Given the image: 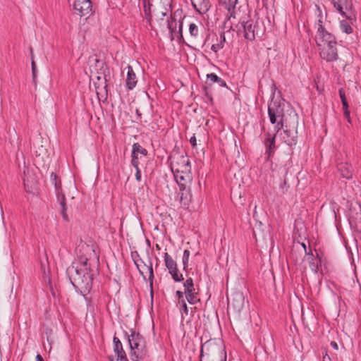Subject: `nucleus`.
Returning a JSON list of instances; mask_svg holds the SVG:
<instances>
[{
  "label": "nucleus",
  "instance_id": "obj_1",
  "mask_svg": "<svg viewBox=\"0 0 361 361\" xmlns=\"http://www.w3.org/2000/svg\"><path fill=\"white\" fill-rule=\"evenodd\" d=\"M295 113L291 111L290 114L286 115L283 107L276 102L270 103L268 107V114L271 124L274 125L275 133H271L268 132L265 134L264 145L265 146V154L269 159L274 153L276 147L275 145V139L276 133L288 123H290L291 115Z\"/></svg>",
  "mask_w": 361,
  "mask_h": 361
},
{
  "label": "nucleus",
  "instance_id": "obj_2",
  "mask_svg": "<svg viewBox=\"0 0 361 361\" xmlns=\"http://www.w3.org/2000/svg\"><path fill=\"white\" fill-rule=\"evenodd\" d=\"M315 42L320 57L326 62H333L338 59V42L334 35L324 33L322 30L315 35Z\"/></svg>",
  "mask_w": 361,
  "mask_h": 361
},
{
  "label": "nucleus",
  "instance_id": "obj_3",
  "mask_svg": "<svg viewBox=\"0 0 361 361\" xmlns=\"http://www.w3.org/2000/svg\"><path fill=\"white\" fill-rule=\"evenodd\" d=\"M231 18V20H232ZM230 23V27L236 30L238 34H243V37L248 41H253L256 37H261L264 33V27L259 22L249 19V17H243L240 22L233 27L231 20H226L225 24Z\"/></svg>",
  "mask_w": 361,
  "mask_h": 361
},
{
  "label": "nucleus",
  "instance_id": "obj_4",
  "mask_svg": "<svg viewBox=\"0 0 361 361\" xmlns=\"http://www.w3.org/2000/svg\"><path fill=\"white\" fill-rule=\"evenodd\" d=\"M200 361H226V353L221 339H209L201 346Z\"/></svg>",
  "mask_w": 361,
  "mask_h": 361
},
{
  "label": "nucleus",
  "instance_id": "obj_5",
  "mask_svg": "<svg viewBox=\"0 0 361 361\" xmlns=\"http://www.w3.org/2000/svg\"><path fill=\"white\" fill-rule=\"evenodd\" d=\"M171 2L172 0H144V11L148 20H163L171 14Z\"/></svg>",
  "mask_w": 361,
  "mask_h": 361
},
{
  "label": "nucleus",
  "instance_id": "obj_6",
  "mask_svg": "<svg viewBox=\"0 0 361 361\" xmlns=\"http://www.w3.org/2000/svg\"><path fill=\"white\" fill-rule=\"evenodd\" d=\"M82 249L90 252L89 257H85L82 262L85 270L83 271L81 269H78V268L72 267H69L67 271L71 274V276L73 278L74 281L80 286L82 288L89 290L92 287V275L87 271V263L89 258H90L92 255L95 256L96 254L93 247L88 245H82Z\"/></svg>",
  "mask_w": 361,
  "mask_h": 361
},
{
  "label": "nucleus",
  "instance_id": "obj_7",
  "mask_svg": "<svg viewBox=\"0 0 361 361\" xmlns=\"http://www.w3.org/2000/svg\"><path fill=\"white\" fill-rule=\"evenodd\" d=\"M128 340L130 348V357L133 361L144 359L147 355L146 342L143 336L139 333L132 331L128 335Z\"/></svg>",
  "mask_w": 361,
  "mask_h": 361
},
{
  "label": "nucleus",
  "instance_id": "obj_8",
  "mask_svg": "<svg viewBox=\"0 0 361 361\" xmlns=\"http://www.w3.org/2000/svg\"><path fill=\"white\" fill-rule=\"evenodd\" d=\"M298 125V116L297 114L293 113L291 115L290 123L286 126L283 131L280 133V139L288 145L292 146L296 144L297 128Z\"/></svg>",
  "mask_w": 361,
  "mask_h": 361
},
{
  "label": "nucleus",
  "instance_id": "obj_9",
  "mask_svg": "<svg viewBox=\"0 0 361 361\" xmlns=\"http://www.w3.org/2000/svg\"><path fill=\"white\" fill-rule=\"evenodd\" d=\"M336 11L342 16L346 18L350 24L356 21V12L353 8L351 0H331Z\"/></svg>",
  "mask_w": 361,
  "mask_h": 361
},
{
  "label": "nucleus",
  "instance_id": "obj_10",
  "mask_svg": "<svg viewBox=\"0 0 361 361\" xmlns=\"http://www.w3.org/2000/svg\"><path fill=\"white\" fill-rule=\"evenodd\" d=\"M76 14L80 16H89L92 12L90 0H70Z\"/></svg>",
  "mask_w": 361,
  "mask_h": 361
},
{
  "label": "nucleus",
  "instance_id": "obj_11",
  "mask_svg": "<svg viewBox=\"0 0 361 361\" xmlns=\"http://www.w3.org/2000/svg\"><path fill=\"white\" fill-rule=\"evenodd\" d=\"M135 264L139 270L140 274L143 276L144 279H147L146 274H148V280L150 283V286L152 287L154 274H153V268L152 263L149 262V264L145 263L142 259H135Z\"/></svg>",
  "mask_w": 361,
  "mask_h": 361
},
{
  "label": "nucleus",
  "instance_id": "obj_12",
  "mask_svg": "<svg viewBox=\"0 0 361 361\" xmlns=\"http://www.w3.org/2000/svg\"><path fill=\"white\" fill-rule=\"evenodd\" d=\"M171 168L172 172L191 169L188 158L183 155H177L172 157Z\"/></svg>",
  "mask_w": 361,
  "mask_h": 361
},
{
  "label": "nucleus",
  "instance_id": "obj_13",
  "mask_svg": "<svg viewBox=\"0 0 361 361\" xmlns=\"http://www.w3.org/2000/svg\"><path fill=\"white\" fill-rule=\"evenodd\" d=\"M190 171L191 169L179 171L178 172H173L175 180L178 185L191 184L192 178Z\"/></svg>",
  "mask_w": 361,
  "mask_h": 361
},
{
  "label": "nucleus",
  "instance_id": "obj_14",
  "mask_svg": "<svg viewBox=\"0 0 361 361\" xmlns=\"http://www.w3.org/2000/svg\"><path fill=\"white\" fill-rule=\"evenodd\" d=\"M219 1L228 11V20H231V18L235 19L238 17L235 7L238 0H219Z\"/></svg>",
  "mask_w": 361,
  "mask_h": 361
},
{
  "label": "nucleus",
  "instance_id": "obj_15",
  "mask_svg": "<svg viewBox=\"0 0 361 361\" xmlns=\"http://www.w3.org/2000/svg\"><path fill=\"white\" fill-rule=\"evenodd\" d=\"M190 185H178L180 189L179 197L180 202L184 205H188L192 200V194L190 190Z\"/></svg>",
  "mask_w": 361,
  "mask_h": 361
},
{
  "label": "nucleus",
  "instance_id": "obj_16",
  "mask_svg": "<svg viewBox=\"0 0 361 361\" xmlns=\"http://www.w3.org/2000/svg\"><path fill=\"white\" fill-rule=\"evenodd\" d=\"M114 352L118 361H128L126 353L123 348L121 341L117 337H114Z\"/></svg>",
  "mask_w": 361,
  "mask_h": 361
},
{
  "label": "nucleus",
  "instance_id": "obj_17",
  "mask_svg": "<svg viewBox=\"0 0 361 361\" xmlns=\"http://www.w3.org/2000/svg\"><path fill=\"white\" fill-rule=\"evenodd\" d=\"M127 77H126V86L128 89L133 90L137 84L136 75L131 66H127Z\"/></svg>",
  "mask_w": 361,
  "mask_h": 361
},
{
  "label": "nucleus",
  "instance_id": "obj_18",
  "mask_svg": "<svg viewBox=\"0 0 361 361\" xmlns=\"http://www.w3.org/2000/svg\"><path fill=\"white\" fill-rule=\"evenodd\" d=\"M244 299L242 293H237L231 300L228 298V305L240 310L243 306Z\"/></svg>",
  "mask_w": 361,
  "mask_h": 361
},
{
  "label": "nucleus",
  "instance_id": "obj_19",
  "mask_svg": "<svg viewBox=\"0 0 361 361\" xmlns=\"http://www.w3.org/2000/svg\"><path fill=\"white\" fill-rule=\"evenodd\" d=\"M338 170L343 178L350 179L353 176V167L348 163H341L338 165Z\"/></svg>",
  "mask_w": 361,
  "mask_h": 361
},
{
  "label": "nucleus",
  "instance_id": "obj_20",
  "mask_svg": "<svg viewBox=\"0 0 361 361\" xmlns=\"http://www.w3.org/2000/svg\"><path fill=\"white\" fill-rule=\"evenodd\" d=\"M51 178L53 177L54 180H55V188H56L57 202H59V205L66 204L65 195L62 192L61 182L60 181L57 182L56 175L54 174L53 173H51Z\"/></svg>",
  "mask_w": 361,
  "mask_h": 361
},
{
  "label": "nucleus",
  "instance_id": "obj_21",
  "mask_svg": "<svg viewBox=\"0 0 361 361\" xmlns=\"http://www.w3.org/2000/svg\"><path fill=\"white\" fill-rule=\"evenodd\" d=\"M307 260L309 262L311 270L317 274L319 271V267L321 266V259L318 256L314 257L312 254H310L307 255Z\"/></svg>",
  "mask_w": 361,
  "mask_h": 361
},
{
  "label": "nucleus",
  "instance_id": "obj_22",
  "mask_svg": "<svg viewBox=\"0 0 361 361\" xmlns=\"http://www.w3.org/2000/svg\"><path fill=\"white\" fill-rule=\"evenodd\" d=\"M92 80L94 82L97 92L98 93V90L100 87H106V81L104 76L99 75L98 73H95L92 72L91 75Z\"/></svg>",
  "mask_w": 361,
  "mask_h": 361
},
{
  "label": "nucleus",
  "instance_id": "obj_23",
  "mask_svg": "<svg viewBox=\"0 0 361 361\" xmlns=\"http://www.w3.org/2000/svg\"><path fill=\"white\" fill-rule=\"evenodd\" d=\"M195 9L207 11L209 7L208 0H191Z\"/></svg>",
  "mask_w": 361,
  "mask_h": 361
},
{
  "label": "nucleus",
  "instance_id": "obj_24",
  "mask_svg": "<svg viewBox=\"0 0 361 361\" xmlns=\"http://www.w3.org/2000/svg\"><path fill=\"white\" fill-rule=\"evenodd\" d=\"M317 9L319 12V18L318 19V20L317 21L316 23V27H317V32H316V35H318L319 32L322 30H323V32L324 34V33H330L329 32H328L326 30V29L324 27V19H323V17L322 16V11L321 10L319 9V7H317Z\"/></svg>",
  "mask_w": 361,
  "mask_h": 361
},
{
  "label": "nucleus",
  "instance_id": "obj_25",
  "mask_svg": "<svg viewBox=\"0 0 361 361\" xmlns=\"http://www.w3.org/2000/svg\"><path fill=\"white\" fill-rule=\"evenodd\" d=\"M164 262L168 270H171L175 269L177 267L176 262L173 259V258L169 255V253L166 252L164 256Z\"/></svg>",
  "mask_w": 361,
  "mask_h": 361
},
{
  "label": "nucleus",
  "instance_id": "obj_26",
  "mask_svg": "<svg viewBox=\"0 0 361 361\" xmlns=\"http://www.w3.org/2000/svg\"><path fill=\"white\" fill-rule=\"evenodd\" d=\"M207 77L212 82L217 83L218 85L220 87H226V82L222 78H221L218 75H216L215 73L207 74Z\"/></svg>",
  "mask_w": 361,
  "mask_h": 361
},
{
  "label": "nucleus",
  "instance_id": "obj_27",
  "mask_svg": "<svg viewBox=\"0 0 361 361\" xmlns=\"http://www.w3.org/2000/svg\"><path fill=\"white\" fill-rule=\"evenodd\" d=\"M133 154H135L139 156V154L145 156L147 154V151L143 148L139 143L136 142L133 145Z\"/></svg>",
  "mask_w": 361,
  "mask_h": 361
},
{
  "label": "nucleus",
  "instance_id": "obj_28",
  "mask_svg": "<svg viewBox=\"0 0 361 361\" xmlns=\"http://www.w3.org/2000/svg\"><path fill=\"white\" fill-rule=\"evenodd\" d=\"M340 28L343 32L346 34H351L353 31L350 24L345 20L340 21Z\"/></svg>",
  "mask_w": 361,
  "mask_h": 361
},
{
  "label": "nucleus",
  "instance_id": "obj_29",
  "mask_svg": "<svg viewBox=\"0 0 361 361\" xmlns=\"http://www.w3.org/2000/svg\"><path fill=\"white\" fill-rule=\"evenodd\" d=\"M225 40V35L224 34H221L220 35L219 42L212 44L211 49L216 53L218 51L223 49Z\"/></svg>",
  "mask_w": 361,
  "mask_h": 361
},
{
  "label": "nucleus",
  "instance_id": "obj_30",
  "mask_svg": "<svg viewBox=\"0 0 361 361\" xmlns=\"http://www.w3.org/2000/svg\"><path fill=\"white\" fill-rule=\"evenodd\" d=\"M169 272L171 275L173 279L176 282H180L183 280V276L182 274L178 272V269L177 267L175 269L169 270Z\"/></svg>",
  "mask_w": 361,
  "mask_h": 361
},
{
  "label": "nucleus",
  "instance_id": "obj_31",
  "mask_svg": "<svg viewBox=\"0 0 361 361\" xmlns=\"http://www.w3.org/2000/svg\"><path fill=\"white\" fill-rule=\"evenodd\" d=\"M185 294L186 299L190 304L194 305L200 301L195 291H191L190 293H185Z\"/></svg>",
  "mask_w": 361,
  "mask_h": 361
},
{
  "label": "nucleus",
  "instance_id": "obj_32",
  "mask_svg": "<svg viewBox=\"0 0 361 361\" xmlns=\"http://www.w3.org/2000/svg\"><path fill=\"white\" fill-rule=\"evenodd\" d=\"M185 288V293H190L195 291L193 280L192 278H188L183 283Z\"/></svg>",
  "mask_w": 361,
  "mask_h": 361
},
{
  "label": "nucleus",
  "instance_id": "obj_33",
  "mask_svg": "<svg viewBox=\"0 0 361 361\" xmlns=\"http://www.w3.org/2000/svg\"><path fill=\"white\" fill-rule=\"evenodd\" d=\"M189 32L192 37L196 39L199 35V28L195 23H190L189 25Z\"/></svg>",
  "mask_w": 361,
  "mask_h": 361
},
{
  "label": "nucleus",
  "instance_id": "obj_34",
  "mask_svg": "<svg viewBox=\"0 0 361 361\" xmlns=\"http://www.w3.org/2000/svg\"><path fill=\"white\" fill-rule=\"evenodd\" d=\"M190 255V253L189 250H184L183 256V269L185 270L188 267V261H189Z\"/></svg>",
  "mask_w": 361,
  "mask_h": 361
},
{
  "label": "nucleus",
  "instance_id": "obj_35",
  "mask_svg": "<svg viewBox=\"0 0 361 361\" xmlns=\"http://www.w3.org/2000/svg\"><path fill=\"white\" fill-rule=\"evenodd\" d=\"M339 95L342 102L343 108H348V104L345 97V92L343 89L339 90Z\"/></svg>",
  "mask_w": 361,
  "mask_h": 361
},
{
  "label": "nucleus",
  "instance_id": "obj_36",
  "mask_svg": "<svg viewBox=\"0 0 361 361\" xmlns=\"http://www.w3.org/2000/svg\"><path fill=\"white\" fill-rule=\"evenodd\" d=\"M60 206V213L64 221H68V216L66 213L67 207L66 204H61Z\"/></svg>",
  "mask_w": 361,
  "mask_h": 361
},
{
  "label": "nucleus",
  "instance_id": "obj_37",
  "mask_svg": "<svg viewBox=\"0 0 361 361\" xmlns=\"http://www.w3.org/2000/svg\"><path fill=\"white\" fill-rule=\"evenodd\" d=\"M178 303L180 311L182 314H188V310L185 300H181Z\"/></svg>",
  "mask_w": 361,
  "mask_h": 361
},
{
  "label": "nucleus",
  "instance_id": "obj_38",
  "mask_svg": "<svg viewBox=\"0 0 361 361\" xmlns=\"http://www.w3.org/2000/svg\"><path fill=\"white\" fill-rule=\"evenodd\" d=\"M30 51L31 59H32L31 66H32V75H33L34 77H35V75H36V64H35V62L34 61V56H33L32 49L30 48Z\"/></svg>",
  "mask_w": 361,
  "mask_h": 361
},
{
  "label": "nucleus",
  "instance_id": "obj_39",
  "mask_svg": "<svg viewBox=\"0 0 361 361\" xmlns=\"http://www.w3.org/2000/svg\"><path fill=\"white\" fill-rule=\"evenodd\" d=\"M138 159H139V156L135 154H133L132 153V160H131V164L133 166V167H135V169H137L138 168V165H139V161H138Z\"/></svg>",
  "mask_w": 361,
  "mask_h": 361
},
{
  "label": "nucleus",
  "instance_id": "obj_40",
  "mask_svg": "<svg viewBox=\"0 0 361 361\" xmlns=\"http://www.w3.org/2000/svg\"><path fill=\"white\" fill-rule=\"evenodd\" d=\"M279 188L283 194L286 193L288 191V185H287L286 180H284L283 182L281 184Z\"/></svg>",
  "mask_w": 361,
  "mask_h": 361
},
{
  "label": "nucleus",
  "instance_id": "obj_41",
  "mask_svg": "<svg viewBox=\"0 0 361 361\" xmlns=\"http://www.w3.org/2000/svg\"><path fill=\"white\" fill-rule=\"evenodd\" d=\"M184 293H185V292L183 293V292H182L180 290H177L176 291V295L178 297V302H179L181 300H185L184 298H183V294Z\"/></svg>",
  "mask_w": 361,
  "mask_h": 361
},
{
  "label": "nucleus",
  "instance_id": "obj_42",
  "mask_svg": "<svg viewBox=\"0 0 361 361\" xmlns=\"http://www.w3.org/2000/svg\"><path fill=\"white\" fill-rule=\"evenodd\" d=\"M343 109L344 116L348 119V122H350V111L348 110V108H343Z\"/></svg>",
  "mask_w": 361,
  "mask_h": 361
},
{
  "label": "nucleus",
  "instance_id": "obj_43",
  "mask_svg": "<svg viewBox=\"0 0 361 361\" xmlns=\"http://www.w3.org/2000/svg\"><path fill=\"white\" fill-rule=\"evenodd\" d=\"M136 169V173H135V178L137 181H140L141 180V172H140V170L139 169V167L137 169Z\"/></svg>",
  "mask_w": 361,
  "mask_h": 361
},
{
  "label": "nucleus",
  "instance_id": "obj_44",
  "mask_svg": "<svg viewBox=\"0 0 361 361\" xmlns=\"http://www.w3.org/2000/svg\"><path fill=\"white\" fill-rule=\"evenodd\" d=\"M166 22H167V26H168V28H169V29L171 30V32H173V23H176V22H175V21H173V20L170 21L169 20H167V21H166Z\"/></svg>",
  "mask_w": 361,
  "mask_h": 361
},
{
  "label": "nucleus",
  "instance_id": "obj_45",
  "mask_svg": "<svg viewBox=\"0 0 361 361\" xmlns=\"http://www.w3.org/2000/svg\"><path fill=\"white\" fill-rule=\"evenodd\" d=\"M131 255H132V258L134 262H135V259H140L137 252H133Z\"/></svg>",
  "mask_w": 361,
  "mask_h": 361
},
{
  "label": "nucleus",
  "instance_id": "obj_46",
  "mask_svg": "<svg viewBox=\"0 0 361 361\" xmlns=\"http://www.w3.org/2000/svg\"><path fill=\"white\" fill-rule=\"evenodd\" d=\"M190 144L193 147H195L196 145V137H195V136H192V137H190Z\"/></svg>",
  "mask_w": 361,
  "mask_h": 361
},
{
  "label": "nucleus",
  "instance_id": "obj_47",
  "mask_svg": "<svg viewBox=\"0 0 361 361\" xmlns=\"http://www.w3.org/2000/svg\"><path fill=\"white\" fill-rule=\"evenodd\" d=\"M331 346L334 349H335V350H338V345L337 343H336V342H335V341H331Z\"/></svg>",
  "mask_w": 361,
  "mask_h": 361
},
{
  "label": "nucleus",
  "instance_id": "obj_48",
  "mask_svg": "<svg viewBox=\"0 0 361 361\" xmlns=\"http://www.w3.org/2000/svg\"><path fill=\"white\" fill-rule=\"evenodd\" d=\"M323 361H331L330 357L328 355L326 352L323 357Z\"/></svg>",
  "mask_w": 361,
  "mask_h": 361
},
{
  "label": "nucleus",
  "instance_id": "obj_49",
  "mask_svg": "<svg viewBox=\"0 0 361 361\" xmlns=\"http://www.w3.org/2000/svg\"><path fill=\"white\" fill-rule=\"evenodd\" d=\"M182 30H183V24H182V23H180V25H179V30H178V32H179V33L180 35V37H183Z\"/></svg>",
  "mask_w": 361,
  "mask_h": 361
},
{
  "label": "nucleus",
  "instance_id": "obj_50",
  "mask_svg": "<svg viewBox=\"0 0 361 361\" xmlns=\"http://www.w3.org/2000/svg\"><path fill=\"white\" fill-rule=\"evenodd\" d=\"M36 360L37 361H44V359L39 354H38L36 356Z\"/></svg>",
  "mask_w": 361,
  "mask_h": 361
},
{
  "label": "nucleus",
  "instance_id": "obj_51",
  "mask_svg": "<svg viewBox=\"0 0 361 361\" xmlns=\"http://www.w3.org/2000/svg\"><path fill=\"white\" fill-rule=\"evenodd\" d=\"M283 171H284L285 174H287V173H288V170H287L286 168H285V169H283Z\"/></svg>",
  "mask_w": 361,
  "mask_h": 361
},
{
  "label": "nucleus",
  "instance_id": "obj_52",
  "mask_svg": "<svg viewBox=\"0 0 361 361\" xmlns=\"http://www.w3.org/2000/svg\"><path fill=\"white\" fill-rule=\"evenodd\" d=\"M302 246H303V247H304L305 249H306V246H305V245L304 243H302Z\"/></svg>",
  "mask_w": 361,
  "mask_h": 361
}]
</instances>
